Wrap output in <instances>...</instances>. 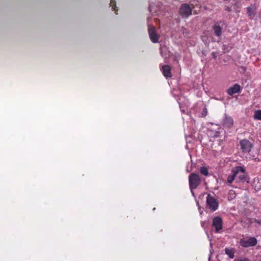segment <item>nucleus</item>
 <instances>
[{"label": "nucleus", "mask_w": 261, "mask_h": 261, "mask_svg": "<svg viewBox=\"0 0 261 261\" xmlns=\"http://www.w3.org/2000/svg\"><path fill=\"white\" fill-rule=\"evenodd\" d=\"M240 145L241 149L244 152H249L252 147V143L246 139L240 141Z\"/></svg>", "instance_id": "6"}, {"label": "nucleus", "mask_w": 261, "mask_h": 261, "mask_svg": "<svg viewBox=\"0 0 261 261\" xmlns=\"http://www.w3.org/2000/svg\"><path fill=\"white\" fill-rule=\"evenodd\" d=\"M254 118L255 119L261 120V110H258L255 112Z\"/></svg>", "instance_id": "19"}, {"label": "nucleus", "mask_w": 261, "mask_h": 261, "mask_svg": "<svg viewBox=\"0 0 261 261\" xmlns=\"http://www.w3.org/2000/svg\"><path fill=\"white\" fill-rule=\"evenodd\" d=\"M179 13L182 17H188L192 14V8L187 4H183L179 9Z\"/></svg>", "instance_id": "5"}, {"label": "nucleus", "mask_w": 261, "mask_h": 261, "mask_svg": "<svg viewBox=\"0 0 261 261\" xmlns=\"http://www.w3.org/2000/svg\"><path fill=\"white\" fill-rule=\"evenodd\" d=\"M247 13H248L249 16L252 17L254 15V9L253 7H252V6L248 7L247 8Z\"/></svg>", "instance_id": "16"}, {"label": "nucleus", "mask_w": 261, "mask_h": 261, "mask_svg": "<svg viewBox=\"0 0 261 261\" xmlns=\"http://www.w3.org/2000/svg\"><path fill=\"white\" fill-rule=\"evenodd\" d=\"M110 7H112L113 11H116V2L114 0H111L110 1Z\"/></svg>", "instance_id": "20"}, {"label": "nucleus", "mask_w": 261, "mask_h": 261, "mask_svg": "<svg viewBox=\"0 0 261 261\" xmlns=\"http://www.w3.org/2000/svg\"><path fill=\"white\" fill-rule=\"evenodd\" d=\"M213 30H214V34L216 36L219 37L221 35L222 29L218 24H215L214 25Z\"/></svg>", "instance_id": "13"}, {"label": "nucleus", "mask_w": 261, "mask_h": 261, "mask_svg": "<svg viewBox=\"0 0 261 261\" xmlns=\"http://www.w3.org/2000/svg\"><path fill=\"white\" fill-rule=\"evenodd\" d=\"M240 245L244 247L254 246L257 244V240L254 237H250L249 239H242L240 242Z\"/></svg>", "instance_id": "4"}, {"label": "nucleus", "mask_w": 261, "mask_h": 261, "mask_svg": "<svg viewBox=\"0 0 261 261\" xmlns=\"http://www.w3.org/2000/svg\"><path fill=\"white\" fill-rule=\"evenodd\" d=\"M213 226L215 228L216 232H218L222 229V220L220 217H214L213 219Z\"/></svg>", "instance_id": "8"}, {"label": "nucleus", "mask_w": 261, "mask_h": 261, "mask_svg": "<svg viewBox=\"0 0 261 261\" xmlns=\"http://www.w3.org/2000/svg\"><path fill=\"white\" fill-rule=\"evenodd\" d=\"M232 172H234L236 180L237 182H244L247 180V174L244 168L238 166L233 168Z\"/></svg>", "instance_id": "1"}, {"label": "nucleus", "mask_w": 261, "mask_h": 261, "mask_svg": "<svg viewBox=\"0 0 261 261\" xmlns=\"http://www.w3.org/2000/svg\"><path fill=\"white\" fill-rule=\"evenodd\" d=\"M206 114H207V111H206V109H205L203 110V112L202 115L203 116H206Z\"/></svg>", "instance_id": "23"}, {"label": "nucleus", "mask_w": 261, "mask_h": 261, "mask_svg": "<svg viewBox=\"0 0 261 261\" xmlns=\"http://www.w3.org/2000/svg\"><path fill=\"white\" fill-rule=\"evenodd\" d=\"M200 172L204 175L207 176L208 174V171L206 167L202 166L200 169Z\"/></svg>", "instance_id": "17"}, {"label": "nucleus", "mask_w": 261, "mask_h": 261, "mask_svg": "<svg viewBox=\"0 0 261 261\" xmlns=\"http://www.w3.org/2000/svg\"><path fill=\"white\" fill-rule=\"evenodd\" d=\"M233 119L230 116H226L223 120V125L226 127L230 128L233 126Z\"/></svg>", "instance_id": "9"}, {"label": "nucleus", "mask_w": 261, "mask_h": 261, "mask_svg": "<svg viewBox=\"0 0 261 261\" xmlns=\"http://www.w3.org/2000/svg\"><path fill=\"white\" fill-rule=\"evenodd\" d=\"M206 203L208 208L213 211H216L218 207L217 199L211 194H208L206 197Z\"/></svg>", "instance_id": "3"}, {"label": "nucleus", "mask_w": 261, "mask_h": 261, "mask_svg": "<svg viewBox=\"0 0 261 261\" xmlns=\"http://www.w3.org/2000/svg\"><path fill=\"white\" fill-rule=\"evenodd\" d=\"M148 33L151 41L153 43L158 42L159 36L156 33L155 29L153 27H149Z\"/></svg>", "instance_id": "7"}, {"label": "nucleus", "mask_w": 261, "mask_h": 261, "mask_svg": "<svg viewBox=\"0 0 261 261\" xmlns=\"http://www.w3.org/2000/svg\"><path fill=\"white\" fill-rule=\"evenodd\" d=\"M170 70L171 67L168 65H164L162 67V71L166 77H170L171 76Z\"/></svg>", "instance_id": "10"}, {"label": "nucleus", "mask_w": 261, "mask_h": 261, "mask_svg": "<svg viewBox=\"0 0 261 261\" xmlns=\"http://www.w3.org/2000/svg\"><path fill=\"white\" fill-rule=\"evenodd\" d=\"M166 51H167V49H166V47H161V51H160L161 54L162 55V56L163 57H164L165 58H167V57H166L163 55V52H165Z\"/></svg>", "instance_id": "21"}, {"label": "nucleus", "mask_w": 261, "mask_h": 261, "mask_svg": "<svg viewBox=\"0 0 261 261\" xmlns=\"http://www.w3.org/2000/svg\"><path fill=\"white\" fill-rule=\"evenodd\" d=\"M225 253L228 255V256L230 258H233L234 256V254L235 252V250L233 248H226L225 249Z\"/></svg>", "instance_id": "14"}, {"label": "nucleus", "mask_w": 261, "mask_h": 261, "mask_svg": "<svg viewBox=\"0 0 261 261\" xmlns=\"http://www.w3.org/2000/svg\"><path fill=\"white\" fill-rule=\"evenodd\" d=\"M240 91V86L236 84L233 87H230L227 90V93L229 95H232L234 93H238Z\"/></svg>", "instance_id": "11"}, {"label": "nucleus", "mask_w": 261, "mask_h": 261, "mask_svg": "<svg viewBox=\"0 0 261 261\" xmlns=\"http://www.w3.org/2000/svg\"><path fill=\"white\" fill-rule=\"evenodd\" d=\"M234 179H236V175H234V172H232V174L229 175L227 177V181L231 183Z\"/></svg>", "instance_id": "18"}, {"label": "nucleus", "mask_w": 261, "mask_h": 261, "mask_svg": "<svg viewBox=\"0 0 261 261\" xmlns=\"http://www.w3.org/2000/svg\"><path fill=\"white\" fill-rule=\"evenodd\" d=\"M189 182L190 188L192 191L200 185L201 179L198 174L192 173L189 176Z\"/></svg>", "instance_id": "2"}, {"label": "nucleus", "mask_w": 261, "mask_h": 261, "mask_svg": "<svg viewBox=\"0 0 261 261\" xmlns=\"http://www.w3.org/2000/svg\"><path fill=\"white\" fill-rule=\"evenodd\" d=\"M253 186L256 191L260 190L261 189V179L255 178L253 182Z\"/></svg>", "instance_id": "12"}, {"label": "nucleus", "mask_w": 261, "mask_h": 261, "mask_svg": "<svg viewBox=\"0 0 261 261\" xmlns=\"http://www.w3.org/2000/svg\"><path fill=\"white\" fill-rule=\"evenodd\" d=\"M235 261H250L248 258L245 257H241L238 259H236Z\"/></svg>", "instance_id": "22"}, {"label": "nucleus", "mask_w": 261, "mask_h": 261, "mask_svg": "<svg viewBox=\"0 0 261 261\" xmlns=\"http://www.w3.org/2000/svg\"><path fill=\"white\" fill-rule=\"evenodd\" d=\"M236 194L234 191L231 190L228 192V199L229 200H233L236 197Z\"/></svg>", "instance_id": "15"}]
</instances>
